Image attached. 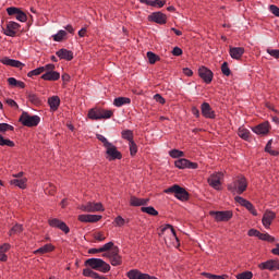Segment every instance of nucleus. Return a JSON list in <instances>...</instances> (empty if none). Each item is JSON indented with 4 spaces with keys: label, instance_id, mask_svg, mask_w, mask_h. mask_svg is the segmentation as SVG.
Here are the masks:
<instances>
[{
    "label": "nucleus",
    "instance_id": "22",
    "mask_svg": "<svg viewBox=\"0 0 279 279\" xmlns=\"http://www.w3.org/2000/svg\"><path fill=\"white\" fill-rule=\"evenodd\" d=\"M245 53V48L243 47H232L229 48V54L233 60H241Z\"/></svg>",
    "mask_w": 279,
    "mask_h": 279
},
{
    "label": "nucleus",
    "instance_id": "33",
    "mask_svg": "<svg viewBox=\"0 0 279 279\" xmlns=\"http://www.w3.org/2000/svg\"><path fill=\"white\" fill-rule=\"evenodd\" d=\"M11 184L19 186V189H27V179H13L11 180Z\"/></svg>",
    "mask_w": 279,
    "mask_h": 279
},
{
    "label": "nucleus",
    "instance_id": "10",
    "mask_svg": "<svg viewBox=\"0 0 279 279\" xmlns=\"http://www.w3.org/2000/svg\"><path fill=\"white\" fill-rule=\"evenodd\" d=\"M258 269L262 271H279V260L278 259H268L258 264Z\"/></svg>",
    "mask_w": 279,
    "mask_h": 279
},
{
    "label": "nucleus",
    "instance_id": "39",
    "mask_svg": "<svg viewBox=\"0 0 279 279\" xmlns=\"http://www.w3.org/2000/svg\"><path fill=\"white\" fill-rule=\"evenodd\" d=\"M189 159L181 158L177 161H174V166L177 169H187Z\"/></svg>",
    "mask_w": 279,
    "mask_h": 279
},
{
    "label": "nucleus",
    "instance_id": "24",
    "mask_svg": "<svg viewBox=\"0 0 279 279\" xmlns=\"http://www.w3.org/2000/svg\"><path fill=\"white\" fill-rule=\"evenodd\" d=\"M149 204V198H138L136 196L130 197V206L138 207V206H147Z\"/></svg>",
    "mask_w": 279,
    "mask_h": 279
},
{
    "label": "nucleus",
    "instance_id": "47",
    "mask_svg": "<svg viewBox=\"0 0 279 279\" xmlns=\"http://www.w3.org/2000/svg\"><path fill=\"white\" fill-rule=\"evenodd\" d=\"M43 73H45V68L39 66V68H37V69L33 70V71H29L27 73V77H34V76L40 75Z\"/></svg>",
    "mask_w": 279,
    "mask_h": 279
},
{
    "label": "nucleus",
    "instance_id": "44",
    "mask_svg": "<svg viewBox=\"0 0 279 279\" xmlns=\"http://www.w3.org/2000/svg\"><path fill=\"white\" fill-rule=\"evenodd\" d=\"M236 279H252L254 278V274L250 270L240 272L235 276Z\"/></svg>",
    "mask_w": 279,
    "mask_h": 279
},
{
    "label": "nucleus",
    "instance_id": "45",
    "mask_svg": "<svg viewBox=\"0 0 279 279\" xmlns=\"http://www.w3.org/2000/svg\"><path fill=\"white\" fill-rule=\"evenodd\" d=\"M114 111L108 109H100V119H111L113 117Z\"/></svg>",
    "mask_w": 279,
    "mask_h": 279
},
{
    "label": "nucleus",
    "instance_id": "11",
    "mask_svg": "<svg viewBox=\"0 0 279 279\" xmlns=\"http://www.w3.org/2000/svg\"><path fill=\"white\" fill-rule=\"evenodd\" d=\"M234 201L240 204V206L246 208V210H248V213H251V215H253L254 217L258 216V211H256V208L254 207V204H252V202L243 198L242 196H235Z\"/></svg>",
    "mask_w": 279,
    "mask_h": 279
},
{
    "label": "nucleus",
    "instance_id": "17",
    "mask_svg": "<svg viewBox=\"0 0 279 279\" xmlns=\"http://www.w3.org/2000/svg\"><path fill=\"white\" fill-rule=\"evenodd\" d=\"M77 219L81 223H97V221H101V215H78Z\"/></svg>",
    "mask_w": 279,
    "mask_h": 279
},
{
    "label": "nucleus",
    "instance_id": "30",
    "mask_svg": "<svg viewBox=\"0 0 279 279\" xmlns=\"http://www.w3.org/2000/svg\"><path fill=\"white\" fill-rule=\"evenodd\" d=\"M128 104H132V99L128 97H118L113 100V106H116V108H121V106H125Z\"/></svg>",
    "mask_w": 279,
    "mask_h": 279
},
{
    "label": "nucleus",
    "instance_id": "40",
    "mask_svg": "<svg viewBox=\"0 0 279 279\" xmlns=\"http://www.w3.org/2000/svg\"><path fill=\"white\" fill-rule=\"evenodd\" d=\"M238 135L240 138H243V141H248L250 140V130L240 128L238 130Z\"/></svg>",
    "mask_w": 279,
    "mask_h": 279
},
{
    "label": "nucleus",
    "instance_id": "61",
    "mask_svg": "<svg viewBox=\"0 0 279 279\" xmlns=\"http://www.w3.org/2000/svg\"><path fill=\"white\" fill-rule=\"evenodd\" d=\"M247 234H248L250 236H257V239H259V236H260V231H258V230H256V229H250L248 232H247Z\"/></svg>",
    "mask_w": 279,
    "mask_h": 279
},
{
    "label": "nucleus",
    "instance_id": "48",
    "mask_svg": "<svg viewBox=\"0 0 279 279\" xmlns=\"http://www.w3.org/2000/svg\"><path fill=\"white\" fill-rule=\"evenodd\" d=\"M129 147L131 156H136V154H138V146L136 145V142H129Z\"/></svg>",
    "mask_w": 279,
    "mask_h": 279
},
{
    "label": "nucleus",
    "instance_id": "41",
    "mask_svg": "<svg viewBox=\"0 0 279 279\" xmlns=\"http://www.w3.org/2000/svg\"><path fill=\"white\" fill-rule=\"evenodd\" d=\"M129 279H141V270L132 269L126 272Z\"/></svg>",
    "mask_w": 279,
    "mask_h": 279
},
{
    "label": "nucleus",
    "instance_id": "46",
    "mask_svg": "<svg viewBox=\"0 0 279 279\" xmlns=\"http://www.w3.org/2000/svg\"><path fill=\"white\" fill-rule=\"evenodd\" d=\"M271 143H272V140H269L268 143L266 144L265 151L267 154H270V156H279L278 150L271 149Z\"/></svg>",
    "mask_w": 279,
    "mask_h": 279
},
{
    "label": "nucleus",
    "instance_id": "38",
    "mask_svg": "<svg viewBox=\"0 0 279 279\" xmlns=\"http://www.w3.org/2000/svg\"><path fill=\"white\" fill-rule=\"evenodd\" d=\"M147 58L149 64H154L155 62H160V56L154 53L153 51L147 52Z\"/></svg>",
    "mask_w": 279,
    "mask_h": 279
},
{
    "label": "nucleus",
    "instance_id": "60",
    "mask_svg": "<svg viewBox=\"0 0 279 279\" xmlns=\"http://www.w3.org/2000/svg\"><path fill=\"white\" fill-rule=\"evenodd\" d=\"M267 53L272 58H276V60H279V49H267Z\"/></svg>",
    "mask_w": 279,
    "mask_h": 279
},
{
    "label": "nucleus",
    "instance_id": "23",
    "mask_svg": "<svg viewBox=\"0 0 279 279\" xmlns=\"http://www.w3.org/2000/svg\"><path fill=\"white\" fill-rule=\"evenodd\" d=\"M56 56H58L60 60H66L68 62H71V60H73V51L65 48L58 50L56 52Z\"/></svg>",
    "mask_w": 279,
    "mask_h": 279
},
{
    "label": "nucleus",
    "instance_id": "63",
    "mask_svg": "<svg viewBox=\"0 0 279 279\" xmlns=\"http://www.w3.org/2000/svg\"><path fill=\"white\" fill-rule=\"evenodd\" d=\"M182 53H183V51H182V48H180V47H174L172 49V56L179 57V56H182Z\"/></svg>",
    "mask_w": 279,
    "mask_h": 279
},
{
    "label": "nucleus",
    "instance_id": "20",
    "mask_svg": "<svg viewBox=\"0 0 279 279\" xmlns=\"http://www.w3.org/2000/svg\"><path fill=\"white\" fill-rule=\"evenodd\" d=\"M269 130H271V125L269 124V121H265L253 128V132L255 134H259L263 136L269 134Z\"/></svg>",
    "mask_w": 279,
    "mask_h": 279
},
{
    "label": "nucleus",
    "instance_id": "26",
    "mask_svg": "<svg viewBox=\"0 0 279 279\" xmlns=\"http://www.w3.org/2000/svg\"><path fill=\"white\" fill-rule=\"evenodd\" d=\"M41 78L45 82H58V80H60V72L58 71L46 72L45 74L41 75Z\"/></svg>",
    "mask_w": 279,
    "mask_h": 279
},
{
    "label": "nucleus",
    "instance_id": "59",
    "mask_svg": "<svg viewBox=\"0 0 279 279\" xmlns=\"http://www.w3.org/2000/svg\"><path fill=\"white\" fill-rule=\"evenodd\" d=\"M155 101H157L158 104H161V106H165V104H167V100L165 99V97H162V95L160 94H156L154 96Z\"/></svg>",
    "mask_w": 279,
    "mask_h": 279
},
{
    "label": "nucleus",
    "instance_id": "16",
    "mask_svg": "<svg viewBox=\"0 0 279 279\" xmlns=\"http://www.w3.org/2000/svg\"><path fill=\"white\" fill-rule=\"evenodd\" d=\"M210 215H215L216 221H230L234 214L232 210H225V211H211Z\"/></svg>",
    "mask_w": 279,
    "mask_h": 279
},
{
    "label": "nucleus",
    "instance_id": "29",
    "mask_svg": "<svg viewBox=\"0 0 279 279\" xmlns=\"http://www.w3.org/2000/svg\"><path fill=\"white\" fill-rule=\"evenodd\" d=\"M54 250H56V246H53V244L49 243V244H45L44 246L34 251V254H49V253L53 252Z\"/></svg>",
    "mask_w": 279,
    "mask_h": 279
},
{
    "label": "nucleus",
    "instance_id": "2",
    "mask_svg": "<svg viewBox=\"0 0 279 279\" xmlns=\"http://www.w3.org/2000/svg\"><path fill=\"white\" fill-rule=\"evenodd\" d=\"M85 267H90V269H95L96 271H101V274H108L111 267L110 264L106 263L101 258H89L85 260Z\"/></svg>",
    "mask_w": 279,
    "mask_h": 279
},
{
    "label": "nucleus",
    "instance_id": "55",
    "mask_svg": "<svg viewBox=\"0 0 279 279\" xmlns=\"http://www.w3.org/2000/svg\"><path fill=\"white\" fill-rule=\"evenodd\" d=\"M114 223L118 226V228H123V226H125V219H123L121 216H117L114 218Z\"/></svg>",
    "mask_w": 279,
    "mask_h": 279
},
{
    "label": "nucleus",
    "instance_id": "36",
    "mask_svg": "<svg viewBox=\"0 0 279 279\" xmlns=\"http://www.w3.org/2000/svg\"><path fill=\"white\" fill-rule=\"evenodd\" d=\"M21 232H23V225H19L16 223L15 226H13L11 228V230L9 231V236H14L16 234H21Z\"/></svg>",
    "mask_w": 279,
    "mask_h": 279
},
{
    "label": "nucleus",
    "instance_id": "7",
    "mask_svg": "<svg viewBox=\"0 0 279 279\" xmlns=\"http://www.w3.org/2000/svg\"><path fill=\"white\" fill-rule=\"evenodd\" d=\"M80 210L83 213H104V204L88 202L85 205L80 206Z\"/></svg>",
    "mask_w": 279,
    "mask_h": 279
},
{
    "label": "nucleus",
    "instance_id": "57",
    "mask_svg": "<svg viewBox=\"0 0 279 279\" xmlns=\"http://www.w3.org/2000/svg\"><path fill=\"white\" fill-rule=\"evenodd\" d=\"M113 247H114V242H108L101 246V250L102 252H112Z\"/></svg>",
    "mask_w": 279,
    "mask_h": 279
},
{
    "label": "nucleus",
    "instance_id": "4",
    "mask_svg": "<svg viewBox=\"0 0 279 279\" xmlns=\"http://www.w3.org/2000/svg\"><path fill=\"white\" fill-rule=\"evenodd\" d=\"M19 122L24 125V128H36L40 123V117L31 116L27 111H23L19 118Z\"/></svg>",
    "mask_w": 279,
    "mask_h": 279
},
{
    "label": "nucleus",
    "instance_id": "51",
    "mask_svg": "<svg viewBox=\"0 0 279 279\" xmlns=\"http://www.w3.org/2000/svg\"><path fill=\"white\" fill-rule=\"evenodd\" d=\"M169 156L171 158H182V157H184V151L179 150V149H172L169 151Z\"/></svg>",
    "mask_w": 279,
    "mask_h": 279
},
{
    "label": "nucleus",
    "instance_id": "53",
    "mask_svg": "<svg viewBox=\"0 0 279 279\" xmlns=\"http://www.w3.org/2000/svg\"><path fill=\"white\" fill-rule=\"evenodd\" d=\"M96 138H98L100 141V143H102L104 147L107 148L109 145H111L112 143H110L108 141V138H106V136L101 135V134H96Z\"/></svg>",
    "mask_w": 279,
    "mask_h": 279
},
{
    "label": "nucleus",
    "instance_id": "9",
    "mask_svg": "<svg viewBox=\"0 0 279 279\" xmlns=\"http://www.w3.org/2000/svg\"><path fill=\"white\" fill-rule=\"evenodd\" d=\"M221 178H223L222 172H216L210 174L207 182L211 189H215V191H221Z\"/></svg>",
    "mask_w": 279,
    "mask_h": 279
},
{
    "label": "nucleus",
    "instance_id": "14",
    "mask_svg": "<svg viewBox=\"0 0 279 279\" xmlns=\"http://www.w3.org/2000/svg\"><path fill=\"white\" fill-rule=\"evenodd\" d=\"M198 77H201L205 84H210L213 82V77H215V74L210 71V69L203 65L198 69Z\"/></svg>",
    "mask_w": 279,
    "mask_h": 279
},
{
    "label": "nucleus",
    "instance_id": "8",
    "mask_svg": "<svg viewBox=\"0 0 279 279\" xmlns=\"http://www.w3.org/2000/svg\"><path fill=\"white\" fill-rule=\"evenodd\" d=\"M7 13L9 16H14L15 14L16 21H20V23H27V14L20 8L10 7L7 9Z\"/></svg>",
    "mask_w": 279,
    "mask_h": 279
},
{
    "label": "nucleus",
    "instance_id": "64",
    "mask_svg": "<svg viewBox=\"0 0 279 279\" xmlns=\"http://www.w3.org/2000/svg\"><path fill=\"white\" fill-rule=\"evenodd\" d=\"M10 243H4L0 246V250L5 254V252H10Z\"/></svg>",
    "mask_w": 279,
    "mask_h": 279
},
{
    "label": "nucleus",
    "instance_id": "54",
    "mask_svg": "<svg viewBox=\"0 0 279 279\" xmlns=\"http://www.w3.org/2000/svg\"><path fill=\"white\" fill-rule=\"evenodd\" d=\"M95 241H98V243H101V241H104L106 239V234H104L102 231H98V232H95L93 234Z\"/></svg>",
    "mask_w": 279,
    "mask_h": 279
},
{
    "label": "nucleus",
    "instance_id": "58",
    "mask_svg": "<svg viewBox=\"0 0 279 279\" xmlns=\"http://www.w3.org/2000/svg\"><path fill=\"white\" fill-rule=\"evenodd\" d=\"M41 69H44V71H47V73H52L56 71V64L48 63L45 66H41Z\"/></svg>",
    "mask_w": 279,
    "mask_h": 279
},
{
    "label": "nucleus",
    "instance_id": "3",
    "mask_svg": "<svg viewBox=\"0 0 279 279\" xmlns=\"http://www.w3.org/2000/svg\"><path fill=\"white\" fill-rule=\"evenodd\" d=\"M165 193H173L174 197H177V199H180V202H189L191 194H189V192L186 191V189L174 184L168 189H166L163 191Z\"/></svg>",
    "mask_w": 279,
    "mask_h": 279
},
{
    "label": "nucleus",
    "instance_id": "35",
    "mask_svg": "<svg viewBox=\"0 0 279 279\" xmlns=\"http://www.w3.org/2000/svg\"><path fill=\"white\" fill-rule=\"evenodd\" d=\"M141 211L146 213V215H150V217H158V210H156V208L153 206L142 207Z\"/></svg>",
    "mask_w": 279,
    "mask_h": 279
},
{
    "label": "nucleus",
    "instance_id": "21",
    "mask_svg": "<svg viewBox=\"0 0 279 279\" xmlns=\"http://www.w3.org/2000/svg\"><path fill=\"white\" fill-rule=\"evenodd\" d=\"M1 64H4L5 66H13L14 69H21L23 70V66H25V63L15 60V59H10L8 57H4L0 59Z\"/></svg>",
    "mask_w": 279,
    "mask_h": 279
},
{
    "label": "nucleus",
    "instance_id": "18",
    "mask_svg": "<svg viewBox=\"0 0 279 279\" xmlns=\"http://www.w3.org/2000/svg\"><path fill=\"white\" fill-rule=\"evenodd\" d=\"M201 112L205 119H215L217 114H215V110L210 107V104L203 102L201 105Z\"/></svg>",
    "mask_w": 279,
    "mask_h": 279
},
{
    "label": "nucleus",
    "instance_id": "19",
    "mask_svg": "<svg viewBox=\"0 0 279 279\" xmlns=\"http://www.w3.org/2000/svg\"><path fill=\"white\" fill-rule=\"evenodd\" d=\"M21 29V24L16 22H9L7 24V28L4 29V35L10 36L11 38H14L16 36V32Z\"/></svg>",
    "mask_w": 279,
    "mask_h": 279
},
{
    "label": "nucleus",
    "instance_id": "28",
    "mask_svg": "<svg viewBox=\"0 0 279 279\" xmlns=\"http://www.w3.org/2000/svg\"><path fill=\"white\" fill-rule=\"evenodd\" d=\"M27 99L32 104V106H36L37 108L43 106V100L40 99V97H38V95L34 93H27Z\"/></svg>",
    "mask_w": 279,
    "mask_h": 279
},
{
    "label": "nucleus",
    "instance_id": "50",
    "mask_svg": "<svg viewBox=\"0 0 279 279\" xmlns=\"http://www.w3.org/2000/svg\"><path fill=\"white\" fill-rule=\"evenodd\" d=\"M167 0H150L151 8H165Z\"/></svg>",
    "mask_w": 279,
    "mask_h": 279
},
{
    "label": "nucleus",
    "instance_id": "62",
    "mask_svg": "<svg viewBox=\"0 0 279 279\" xmlns=\"http://www.w3.org/2000/svg\"><path fill=\"white\" fill-rule=\"evenodd\" d=\"M7 104H8V106H10L11 108H15L16 110H19V104H16V102L14 101V99H12V98L7 99Z\"/></svg>",
    "mask_w": 279,
    "mask_h": 279
},
{
    "label": "nucleus",
    "instance_id": "12",
    "mask_svg": "<svg viewBox=\"0 0 279 279\" xmlns=\"http://www.w3.org/2000/svg\"><path fill=\"white\" fill-rule=\"evenodd\" d=\"M48 226H50V228H58L61 230V232H64V234H69L71 232V229L66 226V222L58 218L49 219Z\"/></svg>",
    "mask_w": 279,
    "mask_h": 279
},
{
    "label": "nucleus",
    "instance_id": "13",
    "mask_svg": "<svg viewBox=\"0 0 279 279\" xmlns=\"http://www.w3.org/2000/svg\"><path fill=\"white\" fill-rule=\"evenodd\" d=\"M148 21L150 23H157V25H167V14L160 11L153 12L148 15Z\"/></svg>",
    "mask_w": 279,
    "mask_h": 279
},
{
    "label": "nucleus",
    "instance_id": "1",
    "mask_svg": "<svg viewBox=\"0 0 279 279\" xmlns=\"http://www.w3.org/2000/svg\"><path fill=\"white\" fill-rule=\"evenodd\" d=\"M227 189L230 193L243 195V193L247 191V178L243 174L235 177L233 182L227 185Z\"/></svg>",
    "mask_w": 279,
    "mask_h": 279
},
{
    "label": "nucleus",
    "instance_id": "42",
    "mask_svg": "<svg viewBox=\"0 0 279 279\" xmlns=\"http://www.w3.org/2000/svg\"><path fill=\"white\" fill-rule=\"evenodd\" d=\"M0 146L1 147H14L15 144L12 140H5L3 135L0 134Z\"/></svg>",
    "mask_w": 279,
    "mask_h": 279
},
{
    "label": "nucleus",
    "instance_id": "27",
    "mask_svg": "<svg viewBox=\"0 0 279 279\" xmlns=\"http://www.w3.org/2000/svg\"><path fill=\"white\" fill-rule=\"evenodd\" d=\"M48 106L50 107V110H52V112H56V110L60 108V97L52 96L48 98Z\"/></svg>",
    "mask_w": 279,
    "mask_h": 279
},
{
    "label": "nucleus",
    "instance_id": "31",
    "mask_svg": "<svg viewBox=\"0 0 279 279\" xmlns=\"http://www.w3.org/2000/svg\"><path fill=\"white\" fill-rule=\"evenodd\" d=\"M167 230H170L171 236L178 241V234H175V229H173V226L166 225L163 228H161V231L159 232V236H165Z\"/></svg>",
    "mask_w": 279,
    "mask_h": 279
},
{
    "label": "nucleus",
    "instance_id": "5",
    "mask_svg": "<svg viewBox=\"0 0 279 279\" xmlns=\"http://www.w3.org/2000/svg\"><path fill=\"white\" fill-rule=\"evenodd\" d=\"M119 246H114L109 253L102 254L105 258H109L112 267H119V265H123V257L119 255Z\"/></svg>",
    "mask_w": 279,
    "mask_h": 279
},
{
    "label": "nucleus",
    "instance_id": "32",
    "mask_svg": "<svg viewBox=\"0 0 279 279\" xmlns=\"http://www.w3.org/2000/svg\"><path fill=\"white\" fill-rule=\"evenodd\" d=\"M88 119L92 121H100L101 120V109L95 110L90 109L88 111Z\"/></svg>",
    "mask_w": 279,
    "mask_h": 279
},
{
    "label": "nucleus",
    "instance_id": "34",
    "mask_svg": "<svg viewBox=\"0 0 279 279\" xmlns=\"http://www.w3.org/2000/svg\"><path fill=\"white\" fill-rule=\"evenodd\" d=\"M121 136L124 141H129L131 143L134 141V132L132 130H124L121 132Z\"/></svg>",
    "mask_w": 279,
    "mask_h": 279
},
{
    "label": "nucleus",
    "instance_id": "15",
    "mask_svg": "<svg viewBox=\"0 0 279 279\" xmlns=\"http://www.w3.org/2000/svg\"><path fill=\"white\" fill-rule=\"evenodd\" d=\"M276 219V213L272 210L267 209L262 218V223L266 230H269L271 228V223H274V220Z\"/></svg>",
    "mask_w": 279,
    "mask_h": 279
},
{
    "label": "nucleus",
    "instance_id": "25",
    "mask_svg": "<svg viewBox=\"0 0 279 279\" xmlns=\"http://www.w3.org/2000/svg\"><path fill=\"white\" fill-rule=\"evenodd\" d=\"M83 276L85 278H93V279H108L106 276H100L99 272H95V270L90 268H84Z\"/></svg>",
    "mask_w": 279,
    "mask_h": 279
},
{
    "label": "nucleus",
    "instance_id": "49",
    "mask_svg": "<svg viewBox=\"0 0 279 279\" xmlns=\"http://www.w3.org/2000/svg\"><path fill=\"white\" fill-rule=\"evenodd\" d=\"M221 73L222 75H226V77H230L232 75V71H230V68L228 66V62H223L221 65Z\"/></svg>",
    "mask_w": 279,
    "mask_h": 279
},
{
    "label": "nucleus",
    "instance_id": "43",
    "mask_svg": "<svg viewBox=\"0 0 279 279\" xmlns=\"http://www.w3.org/2000/svg\"><path fill=\"white\" fill-rule=\"evenodd\" d=\"M66 36V31H59L56 35L52 36L54 43H62Z\"/></svg>",
    "mask_w": 279,
    "mask_h": 279
},
{
    "label": "nucleus",
    "instance_id": "6",
    "mask_svg": "<svg viewBox=\"0 0 279 279\" xmlns=\"http://www.w3.org/2000/svg\"><path fill=\"white\" fill-rule=\"evenodd\" d=\"M106 158L109 160V162H112V160H121L123 158V154L117 148L114 144H110L106 148Z\"/></svg>",
    "mask_w": 279,
    "mask_h": 279
},
{
    "label": "nucleus",
    "instance_id": "52",
    "mask_svg": "<svg viewBox=\"0 0 279 279\" xmlns=\"http://www.w3.org/2000/svg\"><path fill=\"white\" fill-rule=\"evenodd\" d=\"M14 132V126L8 123H0V132Z\"/></svg>",
    "mask_w": 279,
    "mask_h": 279
},
{
    "label": "nucleus",
    "instance_id": "56",
    "mask_svg": "<svg viewBox=\"0 0 279 279\" xmlns=\"http://www.w3.org/2000/svg\"><path fill=\"white\" fill-rule=\"evenodd\" d=\"M269 12H271V14H274V16H277V19H279V8L276 4H270L269 5Z\"/></svg>",
    "mask_w": 279,
    "mask_h": 279
},
{
    "label": "nucleus",
    "instance_id": "37",
    "mask_svg": "<svg viewBox=\"0 0 279 279\" xmlns=\"http://www.w3.org/2000/svg\"><path fill=\"white\" fill-rule=\"evenodd\" d=\"M259 241H266L267 243H276V238L269 233H259Z\"/></svg>",
    "mask_w": 279,
    "mask_h": 279
}]
</instances>
